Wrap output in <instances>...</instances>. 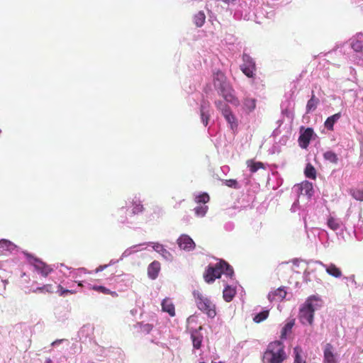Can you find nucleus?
<instances>
[{"instance_id": "obj_26", "label": "nucleus", "mask_w": 363, "mask_h": 363, "mask_svg": "<svg viewBox=\"0 0 363 363\" xmlns=\"http://www.w3.org/2000/svg\"><path fill=\"white\" fill-rule=\"evenodd\" d=\"M323 157L325 160L333 164H337L338 162V157L335 152L331 150L326 151L323 154Z\"/></svg>"}, {"instance_id": "obj_35", "label": "nucleus", "mask_w": 363, "mask_h": 363, "mask_svg": "<svg viewBox=\"0 0 363 363\" xmlns=\"http://www.w3.org/2000/svg\"><path fill=\"white\" fill-rule=\"evenodd\" d=\"M328 225L333 230H337L340 226V222L333 217H330L328 219Z\"/></svg>"}, {"instance_id": "obj_32", "label": "nucleus", "mask_w": 363, "mask_h": 363, "mask_svg": "<svg viewBox=\"0 0 363 363\" xmlns=\"http://www.w3.org/2000/svg\"><path fill=\"white\" fill-rule=\"evenodd\" d=\"M244 106L248 111H252L255 108L256 100L252 98H245Z\"/></svg>"}, {"instance_id": "obj_12", "label": "nucleus", "mask_w": 363, "mask_h": 363, "mask_svg": "<svg viewBox=\"0 0 363 363\" xmlns=\"http://www.w3.org/2000/svg\"><path fill=\"white\" fill-rule=\"evenodd\" d=\"M228 82H227L226 77L225 74L222 72H217L213 75V85L216 89L218 88L227 84Z\"/></svg>"}, {"instance_id": "obj_24", "label": "nucleus", "mask_w": 363, "mask_h": 363, "mask_svg": "<svg viewBox=\"0 0 363 363\" xmlns=\"http://www.w3.org/2000/svg\"><path fill=\"white\" fill-rule=\"evenodd\" d=\"M193 19L196 27H201L206 21V15L203 11H199L194 16Z\"/></svg>"}, {"instance_id": "obj_8", "label": "nucleus", "mask_w": 363, "mask_h": 363, "mask_svg": "<svg viewBox=\"0 0 363 363\" xmlns=\"http://www.w3.org/2000/svg\"><path fill=\"white\" fill-rule=\"evenodd\" d=\"M313 133V130L311 128H307L303 131H302V129L301 130V134L298 138V143L301 148L306 149L308 147Z\"/></svg>"}, {"instance_id": "obj_29", "label": "nucleus", "mask_w": 363, "mask_h": 363, "mask_svg": "<svg viewBox=\"0 0 363 363\" xmlns=\"http://www.w3.org/2000/svg\"><path fill=\"white\" fill-rule=\"evenodd\" d=\"M294 322L291 321L287 323L282 328L281 332L280 337L281 340H285L286 338L287 334L291 332L292 328L294 326Z\"/></svg>"}, {"instance_id": "obj_7", "label": "nucleus", "mask_w": 363, "mask_h": 363, "mask_svg": "<svg viewBox=\"0 0 363 363\" xmlns=\"http://www.w3.org/2000/svg\"><path fill=\"white\" fill-rule=\"evenodd\" d=\"M218 91L220 95H221L224 99L231 103L233 105L238 106L239 104L238 99L234 95V89L230 83L225 84L224 86L218 88Z\"/></svg>"}, {"instance_id": "obj_23", "label": "nucleus", "mask_w": 363, "mask_h": 363, "mask_svg": "<svg viewBox=\"0 0 363 363\" xmlns=\"http://www.w3.org/2000/svg\"><path fill=\"white\" fill-rule=\"evenodd\" d=\"M247 167L252 173L256 172L259 169H264V164L261 162H254L252 160H248L246 162Z\"/></svg>"}, {"instance_id": "obj_42", "label": "nucleus", "mask_w": 363, "mask_h": 363, "mask_svg": "<svg viewBox=\"0 0 363 363\" xmlns=\"http://www.w3.org/2000/svg\"><path fill=\"white\" fill-rule=\"evenodd\" d=\"M143 211V206L140 203H135L133 208V213L134 214L140 213Z\"/></svg>"}, {"instance_id": "obj_36", "label": "nucleus", "mask_w": 363, "mask_h": 363, "mask_svg": "<svg viewBox=\"0 0 363 363\" xmlns=\"http://www.w3.org/2000/svg\"><path fill=\"white\" fill-rule=\"evenodd\" d=\"M210 196L207 193H203L196 197V202L197 203H206L209 201Z\"/></svg>"}, {"instance_id": "obj_18", "label": "nucleus", "mask_w": 363, "mask_h": 363, "mask_svg": "<svg viewBox=\"0 0 363 363\" xmlns=\"http://www.w3.org/2000/svg\"><path fill=\"white\" fill-rule=\"evenodd\" d=\"M300 190L301 194L308 196L309 198L311 197L313 194L312 183L307 181L301 183Z\"/></svg>"}, {"instance_id": "obj_21", "label": "nucleus", "mask_w": 363, "mask_h": 363, "mask_svg": "<svg viewBox=\"0 0 363 363\" xmlns=\"http://www.w3.org/2000/svg\"><path fill=\"white\" fill-rule=\"evenodd\" d=\"M223 116L225 117V120L230 124L232 129L237 127L238 124L236 122L235 117L232 113L230 108L225 109L223 111Z\"/></svg>"}, {"instance_id": "obj_38", "label": "nucleus", "mask_w": 363, "mask_h": 363, "mask_svg": "<svg viewBox=\"0 0 363 363\" xmlns=\"http://www.w3.org/2000/svg\"><path fill=\"white\" fill-rule=\"evenodd\" d=\"M208 209L207 206H199L194 208V211L197 216L203 217L206 215Z\"/></svg>"}, {"instance_id": "obj_31", "label": "nucleus", "mask_w": 363, "mask_h": 363, "mask_svg": "<svg viewBox=\"0 0 363 363\" xmlns=\"http://www.w3.org/2000/svg\"><path fill=\"white\" fill-rule=\"evenodd\" d=\"M302 349L299 346L294 348V353L295 355L294 363H306L305 360L301 358Z\"/></svg>"}, {"instance_id": "obj_17", "label": "nucleus", "mask_w": 363, "mask_h": 363, "mask_svg": "<svg viewBox=\"0 0 363 363\" xmlns=\"http://www.w3.org/2000/svg\"><path fill=\"white\" fill-rule=\"evenodd\" d=\"M319 102V99L315 96L314 91H312L311 97L306 104V113H309L310 112L315 110Z\"/></svg>"}, {"instance_id": "obj_44", "label": "nucleus", "mask_w": 363, "mask_h": 363, "mask_svg": "<svg viewBox=\"0 0 363 363\" xmlns=\"http://www.w3.org/2000/svg\"><path fill=\"white\" fill-rule=\"evenodd\" d=\"M108 267V264H104V265H100L96 269H95V272L97 273V272H101L103 271L105 268H106Z\"/></svg>"}, {"instance_id": "obj_39", "label": "nucleus", "mask_w": 363, "mask_h": 363, "mask_svg": "<svg viewBox=\"0 0 363 363\" xmlns=\"http://www.w3.org/2000/svg\"><path fill=\"white\" fill-rule=\"evenodd\" d=\"M352 48L357 52L363 53V45L359 40H354L351 43Z\"/></svg>"}, {"instance_id": "obj_34", "label": "nucleus", "mask_w": 363, "mask_h": 363, "mask_svg": "<svg viewBox=\"0 0 363 363\" xmlns=\"http://www.w3.org/2000/svg\"><path fill=\"white\" fill-rule=\"evenodd\" d=\"M16 246L11 241L2 239L0 240V249L13 250Z\"/></svg>"}, {"instance_id": "obj_37", "label": "nucleus", "mask_w": 363, "mask_h": 363, "mask_svg": "<svg viewBox=\"0 0 363 363\" xmlns=\"http://www.w3.org/2000/svg\"><path fill=\"white\" fill-rule=\"evenodd\" d=\"M350 194L356 200L363 201V189H351Z\"/></svg>"}, {"instance_id": "obj_2", "label": "nucleus", "mask_w": 363, "mask_h": 363, "mask_svg": "<svg viewBox=\"0 0 363 363\" xmlns=\"http://www.w3.org/2000/svg\"><path fill=\"white\" fill-rule=\"evenodd\" d=\"M222 274L230 278L234 275L233 267L225 261H220L215 266H208L203 274V279L210 284L220 278Z\"/></svg>"}, {"instance_id": "obj_46", "label": "nucleus", "mask_w": 363, "mask_h": 363, "mask_svg": "<svg viewBox=\"0 0 363 363\" xmlns=\"http://www.w3.org/2000/svg\"><path fill=\"white\" fill-rule=\"evenodd\" d=\"M63 341V340H56L55 341H54L52 343V345H57V344H60V342H62Z\"/></svg>"}, {"instance_id": "obj_3", "label": "nucleus", "mask_w": 363, "mask_h": 363, "mask_svg": "<svg viewBox=\"0 0 363 363\" xmlns=\"http://www.w3.org/2000/svg\"><path fill=\"white\" fill-rule=\"evenodd\" d=\"M192 294L198 309L208 318H213L216 315V306L213 301L199 291L194 290Z\"/></svg>"}, {"instance_id": "obj_20", "label": "nucleus", "mask_w": 363, "mask_h": 363, "mask_svg": "<svg viewBox=\"0 0 363 363\" xmlns=\"http://www.w3.org/2000/svg\"><path fill=\"white\" fill-rule=\"evenodd\" d=\"M191 337L194 347L196 350L200 349L203 341V335L197 330H195V332L191 333Z\"/></svg>"}, {"instance_id": "obj_25", "label": "nucleus", "mask_w": 363, "mask_h": 363, "mask_svg": "<svg viewBox=\"0 0 363 363\" xmlns=\"http://www.w3.org/2000/svg\"><path fill=\"white\" fill-rule=\"evenodd\" d=\"M326 272L335 278H339L342 276L341 270L333 264H330L326 267Z\"/></svg>"}, {"instance_id": "obj_6", "label": "nucleus", "mask_w": 363, "mask_h": 363, "mask_svg": "<svg viewBox=\"0 0 363 363\" xmlns=\"http://www.w3.org/2000/svg\"><path fill=\"white\" fill-rule=\"evenodd\" d=\"M243 64L240 66V69L245 75L249 78L254 77V72L256 70L255 62L253 59L247 54L242 55Z\"/></svg>"}, {"instance_id": "obj_19", "label": "nucleus", "mask_w": 363, "mask_h": 363, "mask_svg": "<svg viewBox=\"0 0 363 363\" xmlns=\"http://www.w3.org/2000/svg\"><path fill=\"white\" fill-rule=\"evenodd\" d=\"M341 113H337L328 117L325 121L324 125L329 130H333L334 124L340 118Z\"/></svg>"}, {"instance_id": "obj_48", "label": "nucleus", "mask_w": 363, "mask_h": 363, "mask_svg": "<svg viewBox=\"0 0 363 363\" xmlns=\"http://www.w3.org/2000/svg\"><path fill=\"white\" fill-rule=\"evenodd\" d=\"M1 133V130L0 129V134Z\"/></svg>"}, {"instance_id": "obj_43", "label": "nucleus", "mask_w": 363, "mask_h": 363, "mask_svg": "<svg viewBox=\"0 0 363 363\" xmlns=\"http://www.w3.org/2000/svg\"><path fill=\"white\" fill-rule=\"evenodd\" d=\"M161 247H162L161 245H160L159 243L149 242V243L146 244V246L145 248L146 249V248L151 247L153 250H155V249L160 248Z\"/></svg>"}, {"instance_id": "obj_49", "label": "nucleus", "mask_w": 363, "mask_h": 363, "mask_svg": "<svg viewBox=\"0 0 363 363\" xmlns=\"http://www.w3.org/2000/svg\"><path fill=\"white\" fill-rule=\"evenodd\" d=\"M200 363H204V362H200Z\"/></svg>"}, {"instance_id": "obj_11", "label": "nucleus", "mask_w": 363, "mask_h": 363, "mask_svg": "<svg viewBox=\"0 0 363 363\" xmlns=\"http://www.w3.org/2000/svg\"><path fill=\"white\" fill-rule=\"evenodd\" d=\"M286 294H287V292L285 290L284 287L281 286V287H279V288L275 289L273 291H271L268 294V299L270 302L281 301L285 298Z\"/></svg>"}, {"instance_id": "obj_1", "label": "nucleus", "mask_w": 363, "mask_h": 363, "mask_svg": "<svg viewBox=\"0 0 363 363\" xmlns=\"http://www.w3.org/2000/svg\"><path fill=\"white\" fill-rule=\"evenodd\" d=\"M286 359L284 345L279 340L271 342L262 357L264 363H283Z\"/></svg>"}, {"instance_id": "obj_47", "label": "nucleus", "mask_w": 363, "mask_h": 363, "mask_svg": "<svg viewBox=\"0 0 363 363\" xmlns=\"http://www.w3.org/2000/svg\"><path fill=\"white\" fill-rule=\"evenodd\" d=\"M45 363H53L50 358H47Z\"/></svg>"}, {"instance_id": "obj_45", "label": "nucleus", "mask_w": 363, "mask_h": 363, "mask_svg": "<svg viewBox=\"0 0 363 363\" xmlns=\"http://www.w3.org/2000/svg\"><path fill=\"white\" fill-rule=\"evenodd\" d=\"M58 287L62 289L61 295H63L65 293H72L69 290H63L60 285H59Z\"/></svg>"}, {"instance_id": "obj_22", "label": "nucleus", "mask_w": 363, "mask_h": 363, "mask_svg": "<svg viewBox=\"0 0 363 363\" xmlns=\"http://www.w3.org/2000/svg\"><path fill=\"white\" fill-rule=\"evenodd\" d=\"M236 291L235 289L229 286H227L223 290V297L225 301L230 302L233 300Z\"/></svg>"}, {"instance_id": "obj_41", "label": "nucleus", "mask_w": 363, "mask_h": 363, "mask_svg": "<svg viewBox=\"0 0 363 363\" xmlns=\"http://www.w3.org/2000/svg\"><path fill=\"white\" fill-rule=\"evenodd\" d=\"M215 105L217 107V108L221 111L222 114L223 113V111L225 109H230V107L226 104L223 103L221 101H216Z\"/></svg>"}, {"instance_id": "obj_33", "label": "nucleus", "mask_w": 363, "mask_h": 363, "mask_svg": "<svg viewBox=\"0 0 363 363\" xmlns=\"http://www.w3.org/2000/svg\"><path fill=\"white\" fill-rule=\"evenodd\" d=\"M269 316V311H263L259 313H257L253 318L255 323H261L262 321L266 320Z\"/></svg>"}, {"instance_id": "obj_14", "label": "nucleus", "mask_w": 363, "mask_h": 363, "mask_svg": "<svg viewBox=\"0 0 363 363\" xmlns=\"http://www.w3.org/2000/svg\"><path fill=\"white\" fill-rule=\"evenodd\" d=\"M209 104L203 103L201 105L200 108V113H201V119L203 124L205 126H207L208 124V121L210 119V114L208 113Z\"/></svg>"}, {"instance_id": "obj_28", "label": "nucleus", "mask_w": 363, "mask_h": 363, "mask_svg": "<svg viewBox=\"0 0 363 363\" xmlns=\"http://www.w3.org/2000/svg\"><path fill=\"white\" fill-rule=\"evenodd\" d=\"M135 328H138L140 331L144 334H148L153 328V325L150 323H138L134 325Z\"/></svg>"}, {"instance_id": "obj_13", "label": "nucleus", "mask_w": 363, "mask_h": 363, "mask_svg": "<svg viewBox=\"0 0 363 363\" xmlns=\"http://www.w3.org/2000/svg\"><path fill=\"white\" fill-rule=\"evenodd\" d=\"M33 294H51L54 292V287L50 284H44L41 286L36 287L30 290Z\"/></svg>"}, {"instance_id": "obj_30", "label": "nucleus", "mask_w": 363, "mask_h": 363, "mask_svg": "<svg viewBox=\"0 0 363 363\" xmlns=\"http://www.w3.org/2000/svg\"><path fill=\"white\" fill-rule=\"evenodd\" d=\"M93 289L96 291L103 293L104 294H109V295L112 296L113 297L118 296V294L116 291H112L110 289H108L103 286H94L93 287Z\"/></svg>"}, {"instance_id": "obj_27", "label": "nucleus", "mask_w": 363, "mask_h": 363, "mask_svg": "<svg viewBox=\"0 0 363 363\" xmlns=\"http://www.w3.org/2000/svg\"><path fill=\"white\" fill-rule=\"evenodd\" d=\"M304 174L307 178L315 179L316 178V170L315 167L310 163L307 164Z\"/></svg>"}, {"instance_id": "obj_40", "label": "nucleus", "mask_w": 363, "mask_h": 363, "mask_svg": "<svg viewBox=\"0 0 363 363\" xmlns=\"http://www.w3.org/2000/svg\"><path fill=\"white\" fill-rule=\"evenodd\" d=\"M223 182L228 187H231V188H234V189L240 188V186L238 185V182L235 179H225V180H224Z\"/></svg>"}, {"instance_id": "obj_10", "label": "nucleus", "mask_w": 363, "mask_h": 363, "mask_svg": "<svg viewBox=\"0 0 363 363\" xmlns=\"http://www.w3.org/2000/svg\"><path fill=\"white\" fill-rule=\"evenodd\" d=\"M177 243L181 250H191L195 247L194 242L187 235H182L178 238Z\"/></svg>"}, {"instance_id": "obj_16", "label": "nucleus", "mask_w": 363, "mask_h": 363, "mask_svg": "<svg viewBox=\"0 0 363 363\" xmlns=\"http://www.w3.org/2000/svg\"><path fill=\"white\" fill-rule=\"evenodd\" d=\"M162 308L163 311L168 313L170 316L173 317L175 315L174 306L169 298H164L162 301Z\"/></svg>"}, {"instance_id": "obj_9", "label": "nucleus", "mask_w": 363, "mask_h": 363, "mask_svg": "<svg viewBox=\"0 0 363 363\" xmlns=\"http://www.w3.org/2000/svg\"><path fill=\"white\" fill-rule=\"evenodd\" d=\"M323 363H337V354L330 343H327L323 350Z\"/></svg>"}, {"instance_id": "obj_5", "label": "nucleus", "mask_w": 363, "mask_h": 363, "mask_svg": "<svg viewBox=\"0 0 363 363\" xmlns=\"http://www.w3.org/2000/svg\"><path fill=\"white\" fill-rule=\"evenodd\" d=\"M25 255L28 263L33 265L35 270L43 277H47L51 272H53V268L50 265H48L30 253L25 252Z\"/></svg>"}, {"instance_id": "obj_15", "label": "nucleus", "mask_w": 363, "mask_h": 363, "mask_svg": "<svg viewBox=\"0 0 363 363\" xmlns=\"http://www.w3.org/2000/svg\"><path fill=\"white\" fill-rule=\"evenodd\" d=\"M160 269V264L157 262H152L147 268V274L150 278L155 279L157 277Z\"/></svg>"}, {"instance_id": "obj_4", "label": "nucleus", "mask_w": 363, "mask_h": 363, "mask_svg": "<svg viewBox=\"0 0 363 363\" xmlns=\"http://www.w3.org/2000/svg\"><path fill=\"white\" fill-rule=\"evenodd\" d=\"M319 298L315 296H310L306 301L305 304L300 309L299 319L303 324L312 325L313 322L314 312L315 306L313 301H318Z\"/></svg>"}]
</instances>
